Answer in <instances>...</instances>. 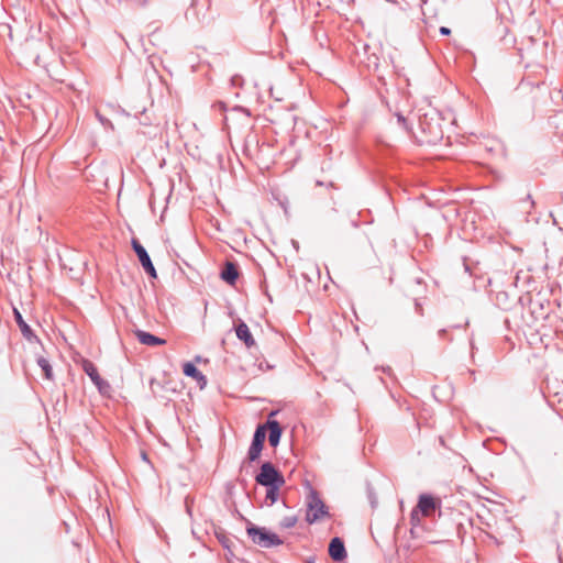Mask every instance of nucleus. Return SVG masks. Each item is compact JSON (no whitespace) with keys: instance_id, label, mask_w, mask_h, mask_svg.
Listing matches in <instances>:
<instances>
[{"instance_id":"f257e3e1","label":"nucleus","mask_w":563,"mask_h":563,"mask_svg":"<svg viewBox=\"0 0 563 563\" xmlns=\"http://www.w3.org/2000/svg\"><path fill=\"white\" fill-rule=\"evenodd\" d=\"M246 532L251 540L262 548H274L283 544V540L276 534L265 528L257 527L249 522Z\"/></svg>"},{"instance_id":"f03ea898","label":"nucleus","mask_w":563,"mask_h":563,"mask_svg":"<svg viewBox=\"0 0 563 563\" xmlns=\"http://www.w3.org/2000/svg\"><path fill=\"white\" fill-rule=\"evenodd\" d=\"M324 517H330L328 507L319 497L318 493L314 489H311L307 497L306 521L312 525Z\"/></svg>"},{"instance_id":"7ed1b4c3","label":"nucleus","mask_w":563,"mask_h":563,"mask_svg":"<svg viewBox=\"0 0 563 563\" xmlns=\"http://www.w3.org/2000/svg\"><path fill=\"white\" fill-rule=\"evenodd\" d=\"M255 482L264 487L283 486L285 477L272 462H264L255 476Z\"/></svg>"},{"instance_id":"20e7f679","label":"nucleus","mask_w":563,"mask_h":563,"mask_svg":"<svg viewBox=\"0 0 563 563\" xmlns=\"http://www.w3.org/2000/svg\"><path fill=\"white\" fill-rule=\"evenodd\" d=\"M266 439V427H260L255 429V432L253 434V439L251 442V445L247 451V460L250 462H255L261 456V452L264 446V442Z\"/></svg>"},{"instance_id":"39448f33","label":"nucleus","mask_w":563,"mask_h":563,"mask_svg":"<svg viewBox=\"0 0 563 563\" xmlns=\"http://www.w3.org/2000/svg\"><path fill=\"white\" fill-rule=\"evenodd\" d=\"M132 247L146 274L152 278H157L156 269L145 247L136 239L132 240Z\"/></svg>"},{"instance_id":"423d86ee","label":"nucleus","mask_w":563,"mask_h":563,"mask_svg":"<svg viewBox=\"0 0 563 563\" xmlns=\"http://www.w3.org/2000/svg\"><path fill=\"white\" fill-rule=\"evenodd\" d=\"M276 413L277 411H272L266 423L260 424V427H266V431L268 430V442L273 448H276L279 444L283 434L280 423L277 420L272 419Z\"/></svg>"},{"instance_id":"0eeeda50","label":"nucleus","mask_w":563,"mask_h":563,"mask_svg":"<svg viewBox=\"0 0 563 563\" xmlns=\"http://www.w3.org/2000/svg\"><path fill=\"white\" fill-rule=\"evenodd\" d=\"M440 500H437L433 496L421 494L415 508L418 509L422 516L428 517L435 511L437 508H440Z\"/></svg>"},{"instance_id":"6e6552de","label":"nucleus","mask_w":563,"mask_h":563,"mask_svg":"<svg viewBox=\"0 0 563 563\" xmlns=\"http://www.w3.org/2000/svg\"><path fill=\"white\" fill-rule=\"evenodd\" d=\"M82 368L91 382L97 386L99 391H103V388H108L109 384L102 379L98 373V368L90 361H85Z\"/></svg>"},{"instance_id":"1a4fd4ad","label":"nucleus","mask_w":563,"mask_h":563,"mask_svg":"<svg viewBox=\"0 0 563 563\" xmlns=\"http://www.w3.org/2000/svg\"><path fill=\"white\" fill-rule=\"evenodd\" d=\"M329 555L335 562H341L346 558V550L341 538L334 537L329 544Z\"/></svg>"},{"instance_id":"9d476101","label":"nucleus","mask_w":563,"mask_h":563,"mask_svg":"<svg viewBox=\"0 0 563 563\" xmlns=\"http://www.w3.org/2000/svg\"><path fill=\"white\" fill-rule=\"evenodd\" d=\"M221 278L229 285H234L239 278V269L233 262H225L223 269L220 274Z\"/></svg>"},{"instance_id":"9b49d317","label":"nucleus","mask_w":563,"mask_h":563,"mask_svg":"<svg viewBox=\"0 0 563 563\" xmlns=\"http://www.w3.org/2000/svg\"><path fill=\"white\" fill-rule=\"evenodd\" d=\"M13 313H14L15 322L18 323L22 335L29 341H32V340L37 341L38 340L37 336L34 334L31 327L24 321L21 312L14 308Z\"/></svg>"},{"instance_id":"f8f14e48","label":"nucleus","mask_w":563,"mask_h":563,"mask_svg":"<svg viewBox=\"0 0 563 563\" xmlns=\"http://www.w3.org/2000/svg\"><path fill=\"white\" fill-rule=\"evenodd\" d=\"M235 333L239 340L243 341L247 347H252L255 345V340L247 327V324L241 321L236 328Z\"/></svg>"},{"instance_id":"ddd939ff","label":"nucleus","mask_w":563,"mask_h":563,"mask_svg":"<svg viewBox=\"0 0 563 563\" xmlns=\"http://www.w3.org/2000/svg\"><path fill=\"white\" fill-rule=\"evenodd\" d=\"M135 335L137 340L148 346H155V345H163L165 344V340L161 339L150 332L143 331V330H136Z\"/></svg>"},{"instance_id":"4468645a","label":"nucleus","mask_w":563,"mask_h":563,"mask_svg":"<svg viewBox=\"0 0 563 563\" xmlns=\"http://www.w3.org/2000/svg\"><path fill=\"white\" fill-rule=\"evenodd\" d=\"M183 372L186 376L196 379L201 386L207 384L206 376L196 367L194 363L187 362L183 366Z\"/></svg>"},{"instance_id":"2eb2a0df","label":"nucleus","mask_w":563,"mask_h":563,"mask_svg":"<svg viewBox=\"0 0 563 563\" xmlns=\"http://www.w3.org/2000/svg\"><path fill=\"white\" fill-rule=\"evenodd\" d=\"M216 537L220 544L229 552V554H233L232 547L233 541L225 534L224 531H217Z\"/></svg>"},{"instance_id":"dca6fc26","label":"nucleus","mask_w":563,"mask_h":563,"mask_svg":"<svg viewBox=\"0 0 563 563\" xmlns=\"http://www.w3.org/2000/svg\"><path fill=\"white\" fill-rule=\"evenodd\" d=\"M36 362H37V365L42 368L45 378L52 379L53 369H52L49 362L43 356H38Z\"/></svg>"},{"instance_id":"f3484780","label":"nucleus","mask_w":563,"mask_h":563,"mask_svg":"<svg viewBox=\"0 0 563 563\" xmlns=\"http://www.w3.org/2000/svg\"><path fill=\"white\" fill-rule=\"evenodd\" d=\"M282 486H268L266 487V500H269V506L275 504L279 496V488Z\"/></svg>"},{"instance_id":"a211bd4d","label":"nucleus","mask_w":563,"mask_h":563,"mask_svg":"<svg viewBox=\"0 0 563 563\" xmlns=\"http://www.w3.org/2000/svg\"><path fill=\"white\" fill-rule=\"evenodd\" d=\"M421 516H422V514L418 509L413 508L411 510V514H410V523H411L410 532H411V534H413L415 533V529L420 526V523H421Z\"/></svg>"},{"instance_id":"6ab92c4d","label":"nucleus","mask_w":563,"mask_h":563,"mask_svg":"<svg viewBox=\"0 0 563 563\" xmlns=\"http://www.w3.org/2000/svg\"><path fill=\"white\" fill-rule=\"evenodd\" d=\"M296 523H297L296 516L284 517L283 520L280 521V526L286 529L295 527Z\"/></svg>"},{"instance_id":"aec40b11","label":"nucleus","mask_w":563,"mask_h":563,"mask_svg":"<svg viewBox=\"0 0 563 563\" xmlns=\"http://www.w3.org/2000/svg\"><path fill=\"white\" fill-rule=\"evenodd\" d=\"M97 117H98L99 121L102 123V125H104V126H109V128L113 129V125H112V123H111V121H110V120H108V119L103 118V117H102V115H100L99 113H97Z\"/></svg>"},{"instance_id":"412c9836","label":"nucleus","mask_w":563,"mask_h":563,"mask_svg":"<svg viewBox=\"0 0 563 563\" xmlns=\"http://www.w3.org/2000/svg\"><path fill=\"white\" fill-rule=\"evenodd\" d=\"M440 34L444 35V36L450 35L451 34V30L449 27H446V26H441L440 27Z\"/></svg>"},{"instance_id":"4be33fe9","label":"nucleus","mask_w":563,"mask_h":563,"mask_svg":"<svg viewBox=\"0 0 563 563\" xmlns=\"http://www.w3.org/2000/svg\"><path fill=\"white\" fill-rule=\"evenodd\" d=\"M464 269H465V272H467L471 275H473V269H472L471 265L467 263L466 260H464Z\"/></svg>"},{"instance_id":"5701e85b","label":"nucleus","mask_w":563,"mask_h":563,"mask_svg":"<svg viewBox=\"0 0 563 563\" xmlns=\"http://www.w3.org/2000/svg\"><path fill=\"white\" fill-rule=\"evenodd\" d=\"M382 369H383V372H384L385 374H387L388 376H390V375L393 374V369H391L389 366H387V367H382Z\"/></svg>"},{"instance_id":"b1692460","label":"nucleus","mask_w":563,"mask_h":563,"mask_svg":"<svg viewBox=\"0 0 563 563\" xmlns=\"http://www.w3.org/2000/svg\"><path fill=\"white\" fill-rule=\"evenodd\" d=\"M397 120H398V122H400V123H402V124H405V123H406V119H405V118H404V115H402V114H400V113H397Z\"/></svg>"},{"instance_id":"393cba45","label":"nucleus","mask_w":563,"mask_h":563,"mask_svg":"<svg viewBox=\"0 0 563 563\" xmlns=\"http://www.w3.org/2000/svg\"><path fill=\"white\" fill-rule=\"evenodd\" d=\"M527 199L530 200L531 206L534 205V202L531 200V196L530 195H527Z\"/></svg>"},{"instance_id":"a878e982","label":"nucleus","mask_w":563,"mask_h":563,"mask_svg":"<svg viewBox=\"0 0 563 563\" xmlns=\"http://www.w3.org/2000/svg\"><path fill=\"white\" fill-rule=\"evenodd\" d=\"M438 137H441V132L434 134V140H437Z\"/></svg>"},{"instance_id":"bb28decb","label":"nucleus","mask_w":563,"mask_h":563,"mask_svg":"<svg viewBox=\"0 0 563 563\" xmlns=\"http://www.w3.org/2000/svg\"><path fill=\"white\" fill-rule=\"evenodd\" d=\"M307 563H314L312 559L307 560Z\"/></svg>"},{"instance_id":"cd10ccee","label":"nucleus","mask_w":563,"mask_h":563,"mask_svg":"<svg viewBox=\"0 0 563 563\" xmlns=\"http://www.w3.org/2000/svg\"><path fill=\"white\" fill-rule=\"evenodd\" d=\"M445 332V329L440 330V334L442 335Z\"/></svg>"},{"instance_id":"c85d7f7f","label":"nucleus","mask_w":563,"mask_h":563,"mask_svg":"<svg viewBox=\"0 0 563 563\" xmlns=\"http://www.w3.org/2000/svg\"><path fill=\"white\" fill-rule=\"evenodd\" d=\"M421 1H422V3H427V0H421Z\"/></svg>"}]
</instances>
